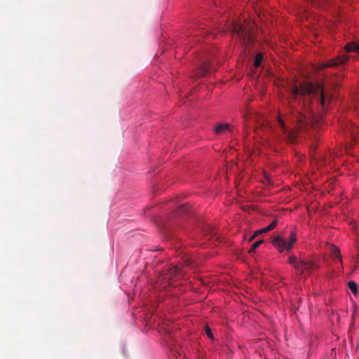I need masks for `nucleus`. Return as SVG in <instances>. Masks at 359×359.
I'll return each mask as SVG.
<instances>
[{
	"label": "nucleus",
	"mask_w": 359,
	"mask_h": 359,
	"mask_svg": "<svg viewBox=\"0 0 359 359\" xmlns=\"http://www.w3.org/2000/svg\"><path fill=\"white\" fill-rule=\"evenodd\" d=\"M332 100V96L323 89L320 83H302L299 86H294L291 90V97L288 103V112L285 119L292 129L289 130L283 117L277 118L278 126L283 134L293 141L297 133L306 130L314 120L313 105L315 104L325 109Z\"/></svg>",
	"instance_id": "obj_1"
},
{
	"label": "nucleus",
	"mask_w": 359,
	"mask_h": 359,
	"mask_svg": "<svg viewBox=\"0 0 359 359\" xmlns=\"http://www.w3.org/2000/svg\"><path fill=\"white\" fill-rule=\"evenodd\" d=\"M254 23L252 22H244L241 23L233 21L231 25V30L236 34L243 43L248 46L252 41V30Z\"/></svg>",
	"instance_id": "obj_2"
},
{
	"label": "nucleus",
	"mask_w": 359,
	"mask_h": 359,
	"mask_svg": "<svg viewBox=\"0 0 359 359\" xmlns=\"http://www.w3.org/2000/svg\"><path fill=\"white\" fill-rule=\"evenodd\" d=\"M288 262L301 273H303L304 271L311 272L314 269L318 267V264L316 260L298 259L295 256H290Z\"/></svg>",
	"instance_id": "obj_3"
},
{
	"label": "nucleus",
	"mask_w": 359,
	"mask_h": 359,
	"mask_svg": "<svg viewBox=\"0 0 359 359\" xmlns=\"http://www.w3.org/2000/svg\"><path fill=\"white\" fill-rule=\"evenodd\" d=\"M296 241V235L292 231L291 232L287 241L284 238L277 236L273 238L272 243L280 252H283L284 250L290 251L292 250Z\"/></svg>",
	"instance_id": "obj_4"
},
{
	"label": "nucleus",
	"mask_w": 359,
	"mask_h": 359,
	"mask_svg": "<svg viewBox=\"0 0 359 359\" xmlns=\"http://www.w3.org/2000/svg\"><path fill=\"white\" fill-rule=\"evenodd\" d=\"M346 60H347V57H346L344 55H342V56H340V57H337L336 59L330 60L326 64H322V65H318V67H316V69L321 70V69H323L325 67H335V66L339 65H342Z\"/></svg>",
	"instance_id": "obj_5"
},
{
	"label": "nucleus",
	"mask_w": 359,
	"mask_h": 359,
	"mask_svg": "<svg viewBox=\"0 0 359 359\" xmlns=\"http://www.w3.org/2000/svg\"><path fill=\"white\" fill-rule=\"evenodd\" d=\"M231 125L229 123H218L215 128L217 135L224 134L226 131H231Z\"/></svg>",
	"instance_id": "obj_6"
},
{
	"label": "nucleus",
	"mask_w": 359,
	"mask_h": 359,
	"mask_svg": "<svg viewBox=\"0 0 359 359\" xmlns=\"http://www.w3.org/2000/svg\"><path fill=\"white\" fill-rule=\"evenodd\" d=\"M182 269L178 266H175L170 269L169 273L168 274V277L166 278L170 279L172 276H182Z\"/></svg>",
	"instance_id": "obj_7"
},
{
	"label": "nucleus",
	"mask_w": 359,
	"mask_h": 359,
	"mask_svg": "<svg viewBox=\"0 0 359 359\" xmlns=\"http://www.w3.org/2000/svg\"><path fill=\"white\" fill-rule=\"evenodd\" d=\"M210 68L209 63H205L204 65H201L196 71V76L198 77L204 76L208 73Z\"/></svg>",
	"instance_id": "obj_8"
},
{
	"label": "nucleus",
	"mask_w": 359,
	"mask_h": 359,
	"mask_svg": "<svg viewBox=\"0 0 359 359\" xmlns=\"http://www.w3.org/2000/svg\"><path fill=\"white\" fill-rule=\"evenodd\" d=\"M277 223H278L277 220H273L268 226H266V227L263 228L262 230H260L259 233H266V232H268V231L273 229L276 226ZM258 233H259V232H257V233H255L252 236H251L250 238V241H252V239H254L255 236Z\"/></svg>",
	"instance_id": "obj_9"
},
{
	"label": "nucleus",
	"mask_w": 359,
	"mask_h": 359,
	"mask_svg": "<svg viewBox=\"0 0 359 359\" xmlns=\"http://www.w3.org/2000/svg\"><path fill=\"white\" fill-rule=\"evenodd\" d=\"M346 52H356L359 57V46L353 42L349 43L346 46Z\"/></svg>",
	"instance_id": "obj_10"
},
{
	"label": "nucleus",
	"mask_w": 359,
	"mask_h": 359,
	"mask_svg": "<svg viewBox=\"0 0 359 359\" xmlns=\"http://www.w3.org/2000/svg\"><path fill=\"white\" fill-rule=\"evenodd\" d=\"M350 131L351 133V135L354 142L357 141L358 137L356 134L359 133V128L358 126H351L350 128Z\"/></svg>",
	"instance_id": "obj_11"
},
{
	"label": "nucleus",
	"mask_w": 359,
	"mask_h": 359,
	"mask_svg": "<svg viewBox=\"0 0 359 359\" xmlns=\"http://www.w3.org/2000/svg\"><path fill=\"white\" fill-rule=\"evenodd\" d=\"M348 287L351 290V291L354 294H356L358 292V285L354 281H349L348 283Z\"/></svg>",
	"instance_id": "obj_12"
},
{
	"label": "nucleus",
	"mask_w": 359,
	"mask_h": 359,
	"mask_svg": "<svg viewBox=\"0 0 359 359\" xmlns=\"http://www.w3.org/2000/svg\"><path fill=\"white\" fill-rule=\"evenodd\" d=\"M167 345L173 354L177 353L179 352L178 347L177 346L172 344V341L170 339L167 341Z\"/></svg>",
	"instance_id": "obj_13"
},
{
	"label": "nucleus",
	"mask_w": 359,
	"mask_h": 359,
	"mask_svg": "<svg viewBox=\"0 0 359 359\" xmlns=\"http://www.w3.org/2000/svg\"><path fill=\"white\" fill-rule=\"evenodd\" d=\"M331 248H332V253L333 255H334V257L337 259H341V253H340V251H339V249L337 248L336 246L334 245H332L331 246Z\"/></svg>",
	"instance_id": "obj_14"
},
{
	"label": "nucleus",
	"mask_w": 359,
	"mask_h": 359,
	"mask_svg": "<svg viewBox=\"0 0 359 359\" xmlns=\"http://www.w3.org/2000/svg\"><path fill=\"white\" fill-rule=\"evenodd\" d=\"M262 60H263V56L262 54H259L256 56L255 59V62H254V65L255 67H258L260 66L262 62Z\"/></svg>",
	"instance_id": "obj_15"
},
{
	"label": "nucleus",
	"mask_w": 359,
	"mask_h": 359,
	"mask_svg": "<svg viewBox=\"0 0 359 359\" xmlns=\"http://www.w3.org/2000/svg\"><path fill=\"white\" fill-rule=\"evenodd\" d=\"M263 242H264L263 240H259V241H257L255 243H254L249 252L250 253L254 252L255 251L256 248H258Z\"/></svg>",
	"instance_id": "obj_16"
},
{
	"label": "nucleus",
	"mask_w": 359,
	"mask_h": 359,
	"mask_svg": "<svg viewBox=\"0 0 359 359\" xmlns=\"http://www.w3.org/2000/svg\"><path fill=\"white\" fill-rule=\"evenodd\" d=\"M184 263L187 265V266H193V264H194V260L192 259H191L189 257H187L184 258Z\"/></svg>",
	"instance_id": "obj_17"
},
{
	"label": "nucleus",
	"mask_w": 359,
	"mask_h": 359,
	"mask_svg": "<svg viewBox=\"0 0 359 359\" xmlns=\"http://www.w3.org/2000/svg\"><path fill=\"white\" fill-rule=\"evenodd\" d=\"M186 209L187 208L184 205L180 206L178 209V213L181 215L185 214Z\"/></svg>",
	"instance_id": "obj_18"
},
{
	"label": "nucleus",
	"mask_w": 359,
	"mask_h": 359,
	"mask_svg": "<svg viewBox=\"0 0 359 359\" xmlns=\"http://www.w3.org/2000/svg\"><path fill=\"white\" fill-rule=\"evenodd\" d=\"M205 332H206L207 335H208L210 338H211V339H212V338L213 337L212 334V332H211V330H210V327H208V326H206V327H205Z\"/></svg>",
	"instance_id": "obj_19"
},
{
	"label": "nucleus",
	"mask_w": 359,
	"mask_h": 359,
	"mask_svg": "<svg viewBox=\"0 0 359 359\" xmlns=\"http://www.w3.org/2000/svg\"><path fill=\"white\" fill-rule=\"evenodd\" d=\"M208 233H212V234L215 235V230L209 227Z\"/></svg>",
	"instance_id": "obj_20"
},
{
	"label": "nucleus",
	"mask_w": 359,
	"mask_h": 359,
	"mask_svg": "<svg viewBox=\"0 0 359 359\" xmlns=\"http://www.w3.org/2000/svg\"><path fill=\"white\" fill-rule=\"evenodd\" d=\"M247 116H248L247 113H245V114H243V118H244V120H245V121L246 120Z\"/></svg>",
	"instance_id": "obj_21"
},
{
	"label": "nucleus",
	"mask_w": 359,
	"mask_h": 359,
	"mask_svg": "<svg viewBox=\"0 0 359 359\" xmlns=\"http://www.w3.org/2000/svg\"><path fill=\"white\" fill-rule=\"evenodd\" d=\"M266 179L268 182H269V176L268 175H266Z\"/></svg>",
	"instance_id": "obj_22"
}]
</instances>
